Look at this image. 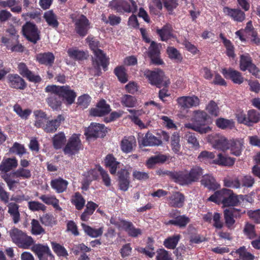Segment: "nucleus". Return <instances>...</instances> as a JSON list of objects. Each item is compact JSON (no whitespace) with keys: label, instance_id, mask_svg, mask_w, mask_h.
Listing matches in <instances>:
<instances>
[{"label":"nucleus","instance_id":"nucleus-31","mask_svg":"<svg viewBox=\"0 0 260 260\" xmlns=\"http://www.w3.org/2000/svg\"><path fill=\"white\" fill-rule=\"evenodd\" d=\"M36 59L39 63L51 67L54 63L55 56L52 52L41 53L37 55Z\"/></svg>","mask_w":260,"mask_h":260},{"label":"nucleus","instance_id":"nucleus-41","mask_svg":"<svg viewBox=\"0 0 260 260\" xmlns=\"http://www.w3.org/2000/svg\"><path fill=\"white\" fill-rule=\"evenodd\" d=\"M7 207L8 208V212L12 218L13 221L16 224L20 220V214L19 211V206L14 202L8 203Z\"/></svg>","mask_w":260,"mask_h":260},{"label":"nucleus","instance_id":"nucleus-5","mask_svg":"<svg viewBox=\"0 0 260 260\" xmlns=\"http://www.w3.org/2000/svg\"><path fill=\"white\" fill-rule=\"evenodd\" d=\"M109 8L120 14L135 13L138 6L134 0H112L109 4Z\"/></svg>","mask_w":260,"mask_h":260},{"label":"nucleus","instance_id":"nucleus-53","mask_svg":"<svg viewBox=\"0 0 260 260\" xmlns=\"http://www.w3.org/2000/svg\"><path fill=\"white\" fill-rule=\"evenodd\" d=\"M180 211L177 209H172L169 213L168 216L170 218L175 219L176 220H180L182 221V224L186 226L190 222V219L185 215H180Z\"/></svg>","mask_w":260,"mask_h":260},{"label":"nucleus","instance_id":"nucleus-38","mask_svg":"<svg viewBox=\"0 0 260 260\" xmlns=\"http://www.w3.org/2000/svg\"><path fill=\"white\" fill-rule=\"evenodd\" d=\"M162 141L159 138L154 136L150 132H147L142 140V145L144 146H158L161 145Z\"/></svg>","mask_w":260,"mask_h":260},{"label":"nucleus","instance_id":"nucleus-27","mask_svg":"<svg viewBox=\"0 0 260 260\" xmlns=\"http://www.w3.org/2000/svg\"><path fill=\"white\" fill-rule=\"evenodd\" d=\"M136 145V140L134 136H132L124 137L120 143L121 151L125 153L132 152Z\"/></svg>","mask_w":260,"mask_h":260},{"label":"nucleus","instance_id":"nucleus-11","mask_svg":"<svg viewBox=\"0 0 260 260\" xmlns=\"http://www.w3.org/2000/svg\"><path fill=\"white\" fill-rule=\"evenodd\" d=\"M93 53L95 58L92 59V65L98 72V76H100L102 74L101 66L105 71H107L109 64V59L106 57V54L101 49L94 51Z\"/></svg>","mask_w":260,"mask_h":260},{"label":"nucleus","instance_id":"nucleus-48","mask_svg":"<svg viewBox=\"0 0 260 260\" xmlns=\"http://www.w3.org/2000/svg\"><path fill=\"white\" fill-rule=\"evenodd\" d=\"M127 111L131 114V115L128 116V118L140 127L144 126V123L139 118L140 116L144 113L142 110L127 109Z\"/></svg>","mask_w":260,"mask_h":260},{"label":"nucleus","instance_id":"nucleus-57","mask_svg":"<svg viewBox=\"0 0 260 260\" xmlns=\"http://www.w3.org/2000/svg\"><path fill=\"white\" fill-rule=\"evenodd\" d=\"M31 246V250L37 256L40 255L41 256L42 254H50V251H51L49 247L47 245L33 244Z\"/></svg>","mask_w":260,"mask_h":260},{"label":"nucleus","instance_id":"nucleus-26","mask_svg":"<svg viewBox=\"0 0 260 260\" xmlns=\"http://www.w3.org/2000/svg\"><path fill=\"white\" fill-rule=\"evenodd\" d=\"M209 139L215 148L221 150H227L229 140L224 137L215 134L210 137Z\"/></svg>","mask_w":260,"mask_h":260},{"label":"nucleus","instance_id":"nucleus-29","mask_svg":"<svg viewBox=\"0 0 260 260\" xmlns=\"http://www.w3.org/2000/svg\"><path fill=\"white\" fill-rule=\"evenodd\" d=\"M64 120V116L59 114L55 119L47 121L45 125H44L43 129L47 133H54L60 125L61 122Z\"/></svg>","mask_w":260,"mask_h":260},{"label":"nucleus","instance_id":"nucleus-58","mask_svg":"<svg viewBox=\"0 0 260 260\" xmlns=\"http://www.w3.org/2000/svg\"><path fill=\"white\" fill-rule=\"evenodd\" d=\"M185 139L186 140L188 144L190 145V147L196 150L199 148L200 144L196 137V134L187 132L185 135Z\"/></svg>","mask_w":260,"mask_h":260},{"label":"nucleus","instance_id":"nucleus-19","mask_svg":"<svg viewBox=\"0 0 260 260\" xmlns=\"http://www.w3.org/2000/svg\"><path fill=\"white\" fill-rule=\"evenodd\" d=\"M7 83L10 87L16 89L23 90L27 86L25 80L16 74H9L7 76Z\"/></svg>","mask_w":260,"mask_h":260},{"label":"nucleus","instance_id":"nucleus-28","mask_svg":"<svg viewBox=\"0 0 260 260\" xmlns=\"http://www.w3.org/2000/svg\"><path fill=\"white\" fill-rule=\"evenodd\" d=\"M185 199L183 193L176 191L168 198V204L171 207L181 208L184 206Z\"/></svg>","mask_w":260,"mask_h":260},{"label":"nucleus","instance_id":"nucleus-36","mask_svg":"<svg viewBox=\"0 0 260 260\" xmlns=\"http://www.w3.org/2000/svg\"><path fill=\"white\" fill-rule=\"evenodd\" d=\"M68 184V181L61 177L53 179L50 182L51 187L58 193L65 191L67 190Z\"/></svg>","mask_w":260,"mask_h":260},{"label":"nucleus","instance_id":"nucleus-51","mask_svg":"<svg viewBox=\"0 0 260 260\" xmlns=\"http://www.w3.org/2000/svg\"><path fill=\"white\" fill-rule=\"evenodd\" d=\"M71 203L78 210H81L85 206V200L79 192L75 193L71 199Z\"/></svg>","mask_w":260,"mask_h":260},{"label":"nucleus","instance_id":"nucleus-63","mask_svg":"<svg viewBox=\"0 0 260 260\" xmlns=\"http://www.w3.org/2000/svg\"><path fill=\"white\" fill-rule=\"evenodd\" d=\"M67 53L69 56L74 59L82 60L86 58V54L83 51L73 48H69Z\"/></svg>","mask_w":260,"mask_h":260},{"label":"nucleus","instance_id":"nucleus-7","mask_svg":"<svg viewBox=\"0 0 260 260\" xmlns=\"http://www.w3.org/2000/svg\"><path fill=\"white\" fill-rule=\"evenodd\" d=\"M144 77L148 80L149 83L160 88L162 86L166 87L168 83L164 81L165 75L164 72L160 69H156L153 71L146 69L143 72Z\"/></svg>","mask_w":260,"mask_h":260},{"label":"nucleus","instance_id":"nucleus-18","mask_svg":"<svg viewBox=\"0 0 260 260\" xmlns=\"http://www.w3.org/2000/svg\"><path fill=\"white\" fill-rule=\"evenodd\" d=\"M128 171L125 169H121L117 172L118 187L119 189L126 191L129 188L131 181Z\"/></svg>","mask_w":260,"mask_h":260},{"label":"nucleus","instance_id":"nucleus-16","mask_svg":"<svg viewBox=\"0 0 260 260\" xmlns=\"http://www.w3.org/2000/svg\"><path fill=\"white\" fill-rule=\"evenodd\" d=\"M18 70L22 77L26 78L30 82L39 83L42 81L41 77L39 75L34 74L24 62H20L18 64Z\"/></svg>","mask_w":260,"mask_h":260},{"label":"nucleus","instance_id":"nucleus-13","mask_svg":"<svg viewBox=\"0 0 260 260\" xmlns=\"http://www.w3.org/2000/svg\"><path fill=\"white\" fill-rule=\"evenodd\" d=\"M81 146V141L79 137L74 135L69 139L63 151L66 154L73 155L78 153Z\"/></svg>","mask_w":260,"mask_h":260},{"label":"nucleus","instance_id":"nucleus-35","mask_svg":"<svg viewBox=\"0 0 260 260\" xmlns=\"http://www.w3.org/2000/svg\"><path fill=\"white\" fill-rule=\"evenodd\" d=\"M18 166V161L15 157L4 159L0 164V171L7 173L10 171Z\"/></svg>","mask_w":260,"mask_h":260},{"label":"nucleus","instance_id":"nucleus-15","mask_svg":"<svg viewBox=\"0 0 260 260\" xmlns=\"http://www.w3.org/2000/svg\"><path fill=\"white\" fill-rule=\"evenodd\" d=\"M222 11L226 16L237 23L242 22L246 18L245 12L240 8H232L224 6L223 8Z\"/></svg>","mask_w":260,"mask_h":260},{"label":"nucleus","instance_id":"nucleus-47","mask_svg":"<svg viewBox=\"0 0 260 260\" xmlns=\"http://www.w3.org/2000/svg\"><path fill=\"white\" fill-rule=\"evenodd\" d=\"M34 115L36 119L35 126L37 128L42 127L43 128L44 125H45V122L48 119L47 114L42 110H39L34 111Z\"/></svg>","mask_w":260,"mask_h":260},{"label":"nucleus","instance_id":"nucleus-62","mask_svg":"<svg viewBox=\"0 0 260 260\" xmlns=\"http://www.w3.org/2000/svg\"><path fill=\"white\" fill-rule=\"evenodd\" d=\"M114 73L121 83H125L128 81L125 69L123 66L115 68Z\"/></svg>","mask_w":260,"mask_h":260},{"label":"nucleus","instance_id":"nucleus-1","mask_svg":"<svg viewBox=\"0 0 260 260\" xmlns=\"http://www.w3.org/2000/svg\"><path fill=\"white\" fill-rule=\"evenodd\" d=\"M203 174V169L200 166L192 167L188 171L186 170L174 171L171 173L172 180L179 185H188L199 181Z\"/></svg>","mask_w":260,"mask_h":260},{"label":"nucleus","instance_id":"nucleus-42","mask_svg":"<svg viewBox=\"0 0 260 260\" xmlns=\"http://www.w3.org/2000/svg\"><path fill=\"white\" fill-rule=\"evenodd\" d=\"M43 17L47 24L53 28H57L59 25L56 15L53 10H49L44 13Z\"/></svg>","mask_w":260,"mask_h":260},{"label":"nucleus","instance_id":"nucleus-21","mask_svg":"<svg viewBox=\"0 0 260 260\" xmlns=\"http://www.w3.org/2000/svg\"><path fill=\"white\" fill-rule=\"evenodd\" d=\"M111 110L110 105L103 99L98 103L96 108L90 109V114L93 116L101 117L109 114Z\"/></svg>","mask_w":260,"mask_h":260},{"label":"nucleus","instance_id":"nucleus-9","mask_svg":"<svg viewBox=\"0 0 260 260\" xmlns=\"http://www.w3.org/2000/svg\"><path fill=\"white\" fill-rule=\"evenodd\" d=\"M22 31L24 37L34 44L41 39L40 30L37 26L32 22H26L23 25Z\"/></svg>","mask_w":260,"mask_h":260},{"label":"nucleus","instance_id":"nucleus-45","mask_svg":"<svg viewBox=\"0 0 260 260\" xmlns=\"http://www.w3.org/2000/svg\"><path fill=\"white\" fill-rule=\"evenodd\" d=\"M81 226L85 234L92 238L100 237L103 233V228L102 227L95 229L83 223H81Z\"/></svg>","mask_w":260,"mask_h":260},{"label":"nucleus","instance_id":"nucleus-2","mask_svg":"<svg viewBox=\"0 0 260 260\" xmlns=\"http://www.w3.org/2000/svg\"><path fill=\"white\" fill-rule=\"evenodd\" d=\"M209 116L207 113L202 110H196L193 113L192 123L185 124V127L191 129L201 134H206L211 129L207 125Z\"/></svg>","mask_w":260,"mask_h":260},{"label":"nucleus","instance_id":"nucleus-60","mask_svg":"<svg viewBox=\"0 0 260 260\" xmlns=\"http://www.w3.org/2000/svg\"><path fill=\"white\" fill-rule=\"evenodd\" d=\"M167 53L169 57L176 62H180L182 60V56L180 52L174 47H168Z\"/></svg>","mask_w":260,"mask_h":260},{"label":"nucleus","instance_id":"nucleus-17","mask_svg":"<svg viewBox=\"0 0 260 260\" xmlns=\"http://www.w3.org/2000/svg\"><path fill=\"white\" fill-rule=\"evenodd\" d=\"M178 105L182 109H187L193 107H197L200 105V100L195 95L183 96L177 99Z\"/></svg>","mask_w":260,"mask_h":260},{"label":"nucleus","instance_id":"nucleus-24","mask_svg":"<svg viewBox=\"0 0 260 260\" xmlns=\"http://www.w3.org/2000/svg\"><path fill=\"white\" fill-rule=\"evenodd\" d=\"M119 221H120L121 228L127 233L129 236L136 238L142 234L141 230L136 228L131 221L123 219H120Z\"/></svg>","mask_w":260,"mask_h":260},{"label":"nucleus","instance_id":"nucleus-43","mask_svg":"<svg viewBox=\"0 0 260 260\" xmlns=\"http://www.w3.org/2000/svg\"><path fill=\"white\" fill-rule=\"evenodd\" d=\"M172 27L170 24H167L165 25L161 28L157 29L156 33L160 37L162 41H167L171 39L172 36Z\"/></svg>","mask_w":260,"mask_h":260},{"label":"nucleus","instance_id":"nucleus-39","mask_svg":"<svg viewBox=\"0 0 260 260\" xmlns=\"http://www.w3.org/2000/svg\"><path fill=\"white\" fill-rule=\"evenodd\" d=\"M240 211V210L235 208L231 209H225L224 211V217L225 222L229 229H230L235 223V220L234 217H236V213H238Z\"/></svg>","mask_w":260,"mask_h":260},{"label":"nucleus","instance_id":"nucleus-4","mask_svg":"<svg viewBox=\"0 0 260 260\" xmlns=\"http://www.w3.org/2000/svg\"><path fill=\"white\" fill-rule=\"evenodd\" d=\"M12 241L18 247L29 249L34 244V240L31 236L16 228H13L9 231Z\"/></svg>","mask_w":260,"mask_h":260},{"label":"nucleus","instance_id":"nucleus-6","mask_svg":"<svg viewBox=\"0 0 260 260\" xmlns=\"http://www.w3.org/2000/svg\"><path fill=\"white\" fill-rule=\"evenodd\" d=\"M239 68L242 72L248 71L250 74L256 78H260V70L253 63L252 58L248 53H245L240 55Z\"/></svg>","mask_w":260,"mask_h":260},{"label":"nucleus","instance_id":"nucleus-23","mask_svg":"<svg viewBox=\"0 0 260 260\" xmlns=\"http://www.w3.org/2000/svg\"><path fill=\"white\" fill-rule=\"evenodd\" d=\"M6 32L7 33L6 36L2 38V42L8 48L17 43V41H19V35L18 31L14 26L10 27L7 29Z\"/></svg>","mask_w":260,"mask_h":260},{"label":"nucleus","instance_id":"nucleus-34","mask_svg":"<svg viewBox=\"0 0 260 260\" xmlns=\"http://www.w3.org/2000/svg\"><path fill=\"white\" fill-rule=\"evenodd\" d=\"M50 94L46 99L48 105L53 110L58 111L61 110L62 101L58 94L53 92H49Z\"/></svg>","mask_w":260,"mask_h":260},{"label":"nucleus","instance_id":"nucleus-10","mask_svg":"<svg viewBox=\"0 0 260 260\" xmlns=\"http://www.w3.org/2000/svg\"><path fill=\"white\" fill-rule=\"evenodd\" d=\"M160 44L152 41L151 42L148 50L146 52L147 56L150 59V63L154 65H162L164 62L160 58Z\"/></svg>","mask_w":260,"mask_h":260},{"label":"nucleus","instance_id":"nucleus-33","mask_svg":"<svg viewBox=\"0 0 260 260\" xmlns=\"http://www.w3.org/2000/svg\"><path fill=\"white\" fill-rule=\"evenodd\" d=\"M105 166L109 168L110 173L112 175H115L117 169L119 168L120 162L117 160L113 154H108L106 155L104 159Z\"/></svg>","mask_w":260,"mask_h":260},{"label":"nucleus","instance_id":"nucleus-8","mask_svg":"<svg viewBox=\"0 0 260 260\" xmlns=\"http://www.w3.org/2000/svg\"><path fill=\"white\" fill-rule=\"evenodd\" d=\"M236 117L239 123L248 126H252L260 121V113L254 109L248 110L247 114L243 112H239Z\"/></svg>","mask_w":260,"mask_h":260},{"label":"nucleus","instance_id":"nucleus-25","mask_svg":"<svg viewBox=\"0 0 260 260\" xmlns=\"http://www.w3.org/2000/svg\"><path fill=\"white\" fill-rule=\"evenodd\" d=\"M201 177H202L201 180V184L209 190L215 191L220 188V184L212 174H206L204 175L203 174Z\"/></svg>","mask_w":260,"mask_h":260},{"label":"nucleus","instance_id":"nucleus-49","mask_svg":"<svg viewBox=\"0 0 260 260\" xmlns=\"http://www.w3.org/2000/svg\"><path fill=\"white\" fill-rule=\"evenodd\" d=\"M44 203L48 205H52L57 210H61V208L59 205V200L54 196L42 195L39 197Z\"/></svg>","mask_w":260,"mask_h":260},{"label":"nucleus","instance_id":"nucleus-32","mask_svg":"<svg viewBox=\"0 0 260 260\" xmlns=\"http://www.w3.org/2000/svg\"><path fill=\"white\" fill-rule=\"evenodd\" d=\"M229 192H230V189L226 188H223L221 190H217L208 199V201L218 205L220 204L223 205L226 195Z\"/></svg>","mask_w":260,"mask_h":260},{"label":"nucleus","instance_id":"nucleus-12","mask_svg":"<svg viewBox=\"0 0 260 260\" xmlns=\"http://www.w3.org/2000/svg\"><path fill=\"white\" fill-rule=\"evenodd\" d=\"M74 26L75 32L83 38L88 33L90 28V22L85 15L82 14L75 21Z\"/></svg>","mask_w":260,"mask_h":260},{"label":"nucleus","instance_id":"nucleus-55","mask_svg":"<svg viewBox=\"0 0 260 260\" xmlns=\"http://www.w3.org/2000/svg\"><path fill=\"white\" fill-rule=\"evenodd\" d=\"M154 250V248L153 246V241L150 238H148L146 248L140 247L138 248V252L145 254L148 257L152 258L155 255Z\"/></svg>","mask_w":260,"mask_h":260},{"label":"nucleus","instance_id":"nucleus-54","mask_svg":"<svg viewBox=\"0 0 260 260\" xmlns=\"http://www.w3.org/2000/svg\"><path fill=\"white\" fill-rule=\"evenodd\" d=\"M12 176L22 179H29L31 177V171L29 169L19 168L17 170L12 172Z\"/></svg>","mask_w":260,"mask_h":260},{"label":"nucleus","instance_id":"nucleus-52","mask_svg":"<svg viewBox=\"0 0 260 260\" xmlns=\"http://www.w3.org/2000/svg\"><path fill=\"white\" fill-rule=\"evenodd\" d=\"M215 123L218 127L222 129H232L235 127V122L232 119L230 120L223 118H219L216 119Z\"/></svg>","mask_w":260,"mask_h":260},{"label":"nucleus","instance_id":"nucleus-14","mask_svg":"<svg viewBox=\"0 0 260 260\" xmlns=\"http://www.w3.org/2000/svg\"><path fill=\"white\" fill-rule=\"evenodd\" d=\"M105 131L104 124L92 122L85 128L84 135L87 139L103 137L105 135Z\"/></svg>","mask_w":260,"mask_h":260},{"label":"nucleus","instance_id":"nucleus-3","mask_svg":"<svg viewBox=\"0 0 260 260\" xmlns=\"http://www.w3.org/2000/svg\"><path fill=\"white\" fill-rule=\"evenodd\" d=\"M46 92H53L58 94L64 102L71 105L75 102L77 96L76 92L69 85L59 86L56 85H47L45 88Z\"/></svg>","mask_w":260,"mask_h":260},{"label":"nucleus","instance_id":"nucleus-22","mask_svg":"<svg viewBox=\"0 0 260 260\" xmlns=\"http://www.w3.org/2000/svg\"><path fill=\"white\" fill-rule=\"evenodd\" d=\"M244 148L243 139H232L229 141L227 149L230 150V153L236 156H239L242 154Z\"/></svg>","mask_w":260,"mask_h":260},{"label":"nucleus","instance_id":"nucleus-37","mask_svg":"<svg viewBox=\"0 0 260 260\" xmlns=\"http://www.w3.org/2000/svg\"><path fill=\"white\" fill-rule=\"evenodd\" d=\"M236 161V158L226 156L222 153H219L216 158L212 160V163L220 166H233Z\"/></svg>","mask_w":260,"mask_h":260},{"label":"nucleus","instance_id":"nucleus-20","mask_svg":"<svg viewBox=\"0 0 260 260\" xmlns=\"http://www.w3.org/2000/svg\"><path fill=\"white\" fill-rule=\"evenodd\" d=\"M221 73L226 79L231 80L235 84L240 85L244 82V78L242 73L232 68L223 69Z\"/></svg>","mask_w":260,"mask_h":260},{"label":"nucleus","instance_id":"nucleus-56","mask_svg":"<svg viewBox=\"0 0 260 260\" xmlns=\"http://www.w3.org/2000/svg\"><path fill=\"white\" fill-rule=\"evenodd\" d=\"M180 238L181 236L179 234L169 237L164 241V245L168 249H174L178 244Z\"/></svg>","mask_w":260,"mask_h":260},{"label":"nucleus","instance_id":"nucleus-44","mask_svg":"<svg viewBox=\"0 0 260 260\" xmlns=\"http://www.w3.org/2000/svg\"><path fill=\"white\" fill-rule=\"evenodd\" d=\"M98 207V205L96 203L92 201L88 202L85 209L80 216V219L84 221L88 220Z\"/></svg>","mask_w":260,"mask_h":260},{"label":"nucleus","instance_id":"nucleus-61","mask_svg":"<svg viewBox=\"0 0 260 260\" xmlns=\"http://www.w3.org/2000/svg\"><path fill=\"white\" fill-rule=\"evenodd\" d=\"M168 159L167 155L158 154L150 157L147 161L148 168H151L152 166L159 163H164Z\"/></svg>","mask_w":260,"mask_h":260},{"label":"nucleus","instance_id":"nucleus-50","mask_svg":"<svg viewBox=\"0 0 260 260\" xmlns=\"http://www.w3.org/2000/svg\"><path fill=\"white\" fill-rule=\"evenodd\" d=\"M171 140V146L173 151L178 155H182V153L180 151V136L178 134L174 133Z\"/></svg>","mask_w":260,"mask_h":260},{"label":"nucleus","instance_id":"nucleus-59","mask_svg":"<svg viewBox=\"0 0 260 260\" xmlns=\"http://www.w3.org/2000/svg\"><path fill=\"white\" fill-rule=\"evenodd\" d=\"M51 244L53 251L58 256L66 257L68 256V251L64 246L55 242H52Z\"/></svg>","mask_w":260,"mask_h":260},{"label":"nucleus","instance_id":"nucleus-40","mask_svg":"<svg viewBox=\"0 0 260 260\" xmlns=\"http://www.w3.org/2000/svg\"><path fill=\"white\" fill-rule=\"evenodd\" d=\"M100 167H102L100 165H96L94 168L91 169L84 173V176L85 179V184L87 185H90L92 181L99 179Z\"/></svg>","mask_w":260,"mask_h":260},{"label":"nucleus","instance_id":"nucleus-46","mask_svg":"<svg viewBox=\"0 0 260 260\" xmlns=\"http://www.w3.org/2000/svg\"><path fill=\"white\" fill-rule=\"evenodd\" d=\"M67 139L63 132L55 134L52 138V145L55 150L61 149L65 144Z\"/></svg>","mask_w":260,"mask_h":260},{"label":"nucleus","instance_id":"nucleus-30","mask_svg":"<svg viewBox=\"0 0 260 260\" xmlns=\"http://www.w3.org/2000/svg\"><path fill=\"white\" fill-rule=\"evenodd\" d=\"M244 199V195H237L230 189V192L228 193L223 206L224 207L236 206L238 205L240 201H243Z\"/></svg>","mask_w":260,"mask_h":260},{"label":"nucleus","instance_id":"nucleus-64","mask_svg":"<svg viewBox=\"0 0 260 260\" xmlns=\"http://www.w3.org/2000/svg\"><path fill=\"white\" fill-rule=\"evenodd\" d=\"M236 253L239 255L240 259L242 260H253L254 259V256L248 252L244 246L236 250Z\"/></svg>","mask_w":260,"mask_h":260}]
</instances>
